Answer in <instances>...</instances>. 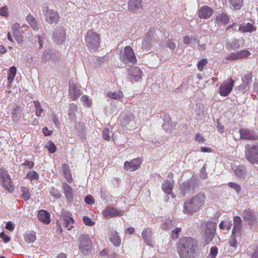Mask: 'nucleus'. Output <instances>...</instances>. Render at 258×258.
<instances>
[{"mask_svg":"<svg viewBox=\"0 0 258 258\" xmlns=\"http://www.w3.org/2000/svg\"><path fill=\"white\" fill-rule=\"evenodd\" d=\"M180 258H194V253L197 246L196 240L190 237L180 238L177 244Z\"/></svg>","mask_w":258,"mask_h":258,"instance_id":"1","label":"nucleus"},{"mask_svg":"<svg viewBox=\"0 0 258 258\" xmlns=\"http://www.w3.org/2000/svg\"><path fill=\"white\" fill-rule=\"evenodd\" d=\"M206 196L204 192H199L184 202L183 212L192 215L198 212L205 204Z\"/></svg>","mask_w":258,"mask_h":258,"instance_id":"2","label":"nucleus"},{"mask_svg":"<svg viewBox=\"0 0 258 258\" xmlns=\"http://www.w3.org/2000/svg\"><path fill=\"white\" fill-rule=\"evenodd\" d=\"M201 228L202 230V237L204 244L207 245L210 243L214 237L216 232V224L211 221H203L201 224Z\"/></svg>","mask_w":258,"mask_h":258,"instance_id":"3","label":"nucleus"},{"mask_svg":"<svg viewBox=\"0 0 258 258\" xmlns=\"http://www.w3.org/2000/svg\"><path fill=\"white\" fill-rule=\"evenodd\" d=\"M87 46L90 49H98L101 43L100 35L93 30H89L85 38Z\"/></svg>","mask_w":258,"mask_h":258,"instance_id":"4","label":"nucleus"},{"mask_svg":"<svg viewBox=\"0 0 258 258\" xmlns=\"http://www.w3.org/2000/svg\"><path fill=\"white\" fill-rule=\"evenodd\" d=\"M0 183L4 189L9 193H13L15 190L14 185L11 181V177L8 171L0 168Z\"/></svg>","mask_w":258,"mask_h":258,"instance_id":"5","label":"nucleus"},{"mask_svg":"<svg viewBox=\"0 0 258 258\" xmlns=\"http://www.w3.org/2000/svg\"><path fill=\"white\" fill-rule=\"evenodd\" d=\"M245 158L251 164H258V145H246Z\"/></svg>","mask_w":258,"mask_h":258,"instance_id":"6","label":"nucleus"},{"mask_svg":"<svg viewBox=\"0 0 258 258\" xmlns=\"http://www.w3.org/2000/svg\"><path fill=\"white\" fill-rule=\"evenodd\" d=\"M79 247L80 251L84 255L90 253L92 249V242L88 235H82L79 238Z\"/></svg>","mask_w":258,"mask_h":258,"instance_id":"7","label":"nucleus"},{"mask_svg":"<svg viewBox=\"0 0 258 258\" xmlns=\"http://www.w3.org/2000/svg\"><path fill=\"white\" fill-rule=\"evenodd\" d=\"M42 13L45 16L46 21L49 24H56L60 19L59 15L57 11L49 9L48 7L44 8Z\"/></svg>","mask_w":258,"mask_h":258,"instance_id":"8","label":"nucleus"},{"mask_svg":"<svg viewBox=\"0 0 258 258\" xmlns=\"http://www.w3.org/2000/svg\"><path fill=\"white\" fill-rule=\"evenodd\" d=\"M179 189L181 197H189L194 194L195 186L190 181H184L179 185Z\"/></svg>","mask_w":258,"mask_h":258,"instance_id":"9","label":"nucleus"},{"mask_svg":"<svg viewBox=\"0 0 258 258\" xmlns=\"http://www.w3.org/2000/svg\"><path fill=\"white\" fill-rule=\"evenodd\" d=\"M142 158L138 157L124 162L123 168L126 171L134 172L137 170L143 163Z\"/></svg>","mask_w":258,"mask_h":258,"instance_id":"10","label":"nucleus"},{"mask_svg":"<svg viewBox=\"0 0 258 258\" xmlns=\"http://www.w3.org/2000/svg\"><path fill=\"white\" fill-rule=\"evenodd\" d=\"M234 81L231 78L228 79L227 82H224L220 86L218 92L223 97L227 96L232 90Z\"/></svg>","mask_w":258,"mask_h":258,"instance_id":"11","label":"nucleus"},{"mask_svg":"<svg viewBox=\"0 0 258 258\" xmlns=\"http://www.w3.org/2000/svg\"><path fill=\"white\" fill-rule=\"evenodd\" d=\"M240 138L244 140L256 141L258 140V135L253 130L246 128H241L239 130Z\"/></svg>","mask_w":258,"mask_h":258,"instance_id":"12","label":"nucleus"},{"mask_svg":"<svg viewBox=\"0 0 258 258\" xmlns=\"http://www.w3.org/2000/svg\"><path fill=\"white\" fill-rule=\"evenodd\" d=\"M53 41L57 44H61L66 39L65 31L62 27H57L53 32Z\"/></svg>","mask_w":258,"mask_h":258,"instance_id":"13","label":"nucleus"},{"mask_svg":"<svg viewBox=\"0 0 258 258\" xmlns=\"http://www.w3.org/2000/svg\"><path fill=\"white\" fill-rule=\"evenodd\" d=\"M214 13V10L208 6H203L201 7L198 11V17L201 19H208Z\"/></svg>","mask_w":258,"mask_h":258,"instance_id":"14","label":"nucleus"},{"mask_svg":"<svg viewBox=\"0 0 258 258\" xmlns=\"http://www.w3.org/2000/svg\"><path fill=\"white\" fill-rule=\"evenodd\" d=\"M122 58L123 60L126 59L133 64H136L137 62L135 54L130 46L125 47Z\"/></svg>","mask_w":258,"mask_h":258,"instance_id":"15","label":"nucleus"},{"mask_svg":"<svg viewBox=\"0 0 258 258\" xmlns=\"http://www.w3.org/2000/svg\"><path fill=\"white\" fill-rule=\"evenodd\" d=\"M82 94L80 88H78L73 81H70L69 85V94L70 98L75 100L79 98Z\"/></svg>","mask_w":258,"mask_h":258,"instance_id":"16","label":"nucleus"},{"mask_svg":"<svg viewBox=\"0 0 258 258\" xmlns=\"http://www.w3.org/2000/svg\"><path fill=\"white\" fill-rule=\"evenodd\" d=\"M242 216L244 220L248 222L250 224L256 222L257 218L254 215V212L249 208L243 211Z\"/></svg>","mask_w":258,"mask_h":258,"instance_id":"17","label":"nucleus"},{"mask_svg":"<svg viewBox=\"0 0 258 258\" xmlns=\"http://www.w3.org/2000/svg\"><path fill=\"white\" fill-rule=\"evenodd\" d=\"M63 221L65 226L68 230L71 229L74 227V220L72 214L70 212H63L62 214Z\"/></svg>","mask_w":258,"mask_h":258,"instance_id":"18","label":"nucleus"},{"mask_svg":"<svg viewBox=\"0 0 258 258\" xmlns=\"http://www.w3.org/2000/svg\"><path fill=\"white\" fill-rule=\"evenodd\" d=\"M103 214L105 217H114L122 216L123 213L121 211H118L116 208L107 207L103 212Z\"/></svg>","mask_w":258,"mask_h":258,"instance_id":"19","label":"nucleus"},{"mask_svg":"<svg viewBox=\"0 0 258 258\" xmlns=\"http://www.w3.org/2000/svg\"><path fill=\"white\" fill-rule=\"evenodd\" d=\"M174 183V179L171 180H165L162 183V190L167 195L171 194Z\"/></svg>","mask_w":258,"mask_h":258,"instance_id":"20","label":"nucleus"},{"mask_svg":"<svg viewBox=\"0 0 258 258\" xmlns=\"http://www.w3.org/2000/svg\"><path fill=\"white\" fill-rule=\"evenodd\" d=\"M130 74L133 77L134 81L136 82L139 81L142 79V72L138 67H131Z\"/></svg>","mask_w":258,"mask_h":258,"instance_id":"21","label":"nucleus"},{"mask_svg":"<svg viewBox=\"0 0 258 258\" xmlns=\"http://www.w3.org/2000/svg\"><path fill=\"white\" fill-rule=\"evenodd\" d=\"M152 229L151 228L148 227L144 229L142 233V236L144 240V241L146 243L147 245L149 246H152Z\"/></svg>","mask_w":258,"mask_h":258,"instance_id":"22","label":"nucleus"},{"mask_svg":"<svg viewBox=\"0 0 258 258\" xmlns=\"http://www.w3.org/2000/svg\"><path fill=\"white\" fill-rule=\"evenodd\" d=\"M37 218L41 222L45 224H48L50 222V217L49 213L46 210H41L39 211Z\"/></svg>","mask_w":258,"mask_h":258,"instance_id":"23","label":"nucleus"},{"mask_svg":"<svg viewBox=\"0 0 258 258\" xmlns=\"http://www.w3.org/2000/svg\"><path fill=\"white\" fill-rule=\"evenodd\" d=\"M229 17L226 14L222 13L216 16L215 23L225 25L229 22Z\"/></svg>","mask_w":258,"mask_h":258,"instance_id":"24","label":"nucleus"},{"mask_svg":"<svg viewBox=\"0 0 258 258\" xmlns=\"http://www.w3.org/2000/svg\"><path fill=\"white\" fill-rule=\"evenodd\" d=\"M109 239L115 246H119L121 244V238L116 231H112L110 232Z\"/></svg>","mask_w":258,"mask_h":258,"instance_id":"25","label":"nucleus"},{"mask_svg":"<svg viewBox=\"0 0 258 258\" xmlns=\"http://www.w3.org/2000/svg\"><path fill=\"white\" fill-rule=\"evenodd\" d=\"M63 189L64 190V193L66 199L70 202H72L74 199L73 189L67 183H64L63 184Z\"/></svg>","mask_w":258,"mask_h":258,"instance_id":"26","label":"nucleus"},{"mask_svg":"<svg viewBox=\"0 0 258 258\" xmlns=\"http://www.w3.org/2000/svg\"><path fill=\"white\" fill-rule=\"evenodd\" d=\"M151 36L148 33L143 39L142 45V48L144 50L148 51L152 47Z\"/></svg>","mask_w":258,"mask_h":258,"instance_id":"27","label":"nucleus"},{"mask_svg":"<svg viewBox=\"0 0 258 258\" xmlns=\"http://www.w3.org/2000/svg\"><path fill=\"white\" fill-rule=\"evenodd\" d=\"M234 225L232 229L233 233H239L242 226V220L239 216L233 217Z\"/></svg>","mask_w":258,"mask_h":258,"instance_id":"28","label":"nucleus"},{"mask_svg":"<svg viewBox=\"0 0 258 258\" xmlns=\"http://www.w3.org/2000/svg\"><path fill=\"white\" fill-rule=\"evenodd\" d=\"M62 170L63 174L66 178L67 181L69 183H71L73 181V178L69 169V167L66 163L62 164Z\"/></svg>","mask_w":258,"mask_h":258,"instance_id":"29","label":"nucleus"},{"mask_svg":"<svg viewBox=\"0 0 258 258\" xmlns=\"http://www.w3.org/2000/svg\"><path fill=\"white\" fill-rule=\"evenodd\" d=\"M12 33L18 42L22 41L23 36L19 30V24L16 23L12 27Z\"/></svg>","mask_w":258,"mask_h":258,"instance_id":"30","label":"nucleus"},{"mask_svg":"<svg viewBox=\"0 0 258 258\" xmlns=\"http://www.w3.org/2000/svg\"><path fill=\"white\" fill-rule=\"evenodd\" d=\"M236 31H240L242 32H251L253 31V25L250 23H243L239 26L238 29H235Z\"/></svg>","mask_w":258,"mask_h":258,"instance_id":"31","label":"nucleus"},{"mask_svg":"<svg viewBox=\"0 0 258 258\" xmlns=\"http://www.w3.org/2000/svg\"><path fill=\"white\" fill-rule=\"evenodd\" d=\"M142 0H130L128 2V9L135 11L142 8Z\"/></svg>","mask_w":258,"mask_h":258,"instance_id":"32","label":"nucleus"},{"mask_svg":"<svg viewBox=\"0 0 258 258\" xmlns=\"http://www.w3.org/2000/svg\"><path fill=\"white\" fill-rule=\"evenodd\" d=\"M78 112V106L75 103H71L70 105L68 110V115L71 119H76V113Z\"/></svg>","mask_w":258,"mask_h":258,"instance_id":"33","label":"nucleus"},{"mask_svg":"<svg viewBox=\"0 0 258 258\" xmlns=\"http://www.w3.org/2000/svg\"><path fill=\"white\" fill-rule=\"evenodd\" d=\"M24 240L27 243H33L36 240V235L34 232L29 231L24 235Z\"/></svg>","mask_w":258,"mask_h":258,"instance_id":"34","label":"nucleus"},{"mask_svg":"<svg viewBox=\"0 0 258 258\" xmlns=\"http://www.w3.org/2000/svg\"><path fill=\"white\" fill-rule=\"evenodd\" d=\"M17 73V69L15 66H12L10 68L8 73V81L10 84H11L16 76Z\"/></svg>","mask_w":258,"mask_h":258,"instance_id":"35","label":"nucleus"},{"mask_svg":"<svg viewBox=\"0 0 258 258\" xmlns=\"http://www.w3.org/2000/svg\"><path fill=\"white\" fill-rule=\"evenodd\" d=\"M20 188L21 192H22V195L20 197L25 201L29 200L31 197L29 189L24 186H21Z\"/></svg>","mask_w":258,"mask_h":258,"instance_id":"36","label":"nucleus"},{"mask_svg":"<svg viewBox=\"0 0 258 258\" xmlns=\"http://www.w3.org/2000/svg\"><path fill=\"white\" fill-rule=\"evenodd\" d=\"M27 21L34 30L37 29L38 25L37 21L33 16L31 15H28L27 17Z\"/></svg>","mask_w":258,"mask_h":258,"instance_id":"37","label":"nucleus"},{"mask_svg":"<svg viewBox=\"0 0 258 258\" xmlns=\"http://www.w3.org/2000/svg\"><path fill=\"white\" fill-rule=\"evenodd\" d=\"M26 178L30 181L35 179L37 180L39 178V176L38 173L34 170H30L27 172Z\"/></svg>","mask_w":258,"mask_h":258,"instance_id":"38","label":"nucleus"},{"mask_svg":"<svg viewBox=\"0 0 258 258\" xmlns=\"http://www.w3.org/2000/svg\"><path fill=\"white\" fill-rule=\"evenodd\" d=\"M243 0H229V3L235 10H239L243 5Z\"/></svg>","mask_w":258,"mask_h":258,"instance_id":"39","label":"nucleus"},{"mask_svg":"<svg viewBox=\"0 0 258 258\" xmlns=\"http://www.w3.org/2000/svg\"><path fill=\"white\" fill-rule=\"evenodd\" d=\"M107 96L113 99H121L123 97L122 92L121 91H118V92H108L107 93Z\"/></svg>","mask_w":258,"mask_h":258,"instance_id":"40","label":"nucleus"},{"mask_svg":"<svg viewBox=\"0 0 258 258\" xmlns=\"http://www.w3.org/2000/svg\"><path fill=\"white\" fill-rule=\"evenodd\" d=\"M34 104L36 109L35 114L37 116L39 117L41 116L42 112L43 111V109L41 107L39 101L35 100L34 101Z\"/></svg>","mask_w":258,"mask_h":258,"instance_id":"41","label":"nucleus"},{"mask_svg":"<svg viewBox=\"0 0 258 258\" xmlns=\"http://www.w3.org/2000/svg\"><path fill=\"white\" fill-rule=\"evenodd\" d=\"M22 110V107L19 105H17L11 112L12 115L13 116V120L15 121L16 120V118L17 117V115L20 113L21 111Z\"/></svg>","mask_w":258,"mask_h":258,"instance_id":"42","label":"nucleus"},{"mask_svg":"<svg viewBox=\"0 0 258 258\" xmlns=\"http://www.w3.org/2000/svg\"><path fill=\"white\" fill-rule=\"evenodd\" d=\"M250 52L247 50H243L237 52V55L238 59H242L248 57L250 55Z\"/></svg>","mask_w":258,"mask_h":258,"instance_id":"43","label":"nucleus"},{"mask_svg":"<svg viewBox=\"0 0 258 258\" xmlns=\"http://www.w3.org/2000/svg\"><path fill=\"white\" fill-rule=\"evenodd\" d=\"M218 249L216 246H212L207 258H216L218 254Z\"/></svg>","mask_w":258,"mask_h":258,"instance_id":"44","label":"nucleus"},{"mask_svg":"<svg viewBox=\"0 0 258 258\" xmlns=\"http://www.w3.org/2000/svg\"><path fill=\"white\" fill-rule=\"evenodd\" d=\"M81 101L83 103L84 105L88 107H91L92 105V100L91 99H89V97L87 95H83L81 97Z\"/></svg>","mask_w":258,"mask_h":258,"instance_id":"45","label":"nucleus"},{"mask_svg":"<svg viewBox=\"0 0 258 258\" xmlns=\"http://www.w3.org/2000/svg\"><path fill=\"white\" fill-rule=\"evenodd\" d=\"M46 148L48 149L50 153H53L56 151L55 145L51 141H49L47 143Z\"/></svg>","mask_w":258,"mask_h":258,"instance_id":"46","label":"nucleus"},{"mask_svg":"<svg viewBox=\"0 0 258 258\" xmlns=\"http://www.w3.org/2000/svg\"><path fill=\"white\" fill-rule=\"evenodd\" d=\"M239 233H232L231 238L229 241V244L232 247H236L237 246V241L236 237L239 234Z\"/></svg>","mask_w":258,"mask_h":258,"instance_id":"47","label":"nucleus"},{"mask_svg":"<svg viewBox=\"0 0 258 258\" xmlns=\"http://www.w3.org/2000/svg\"><path fill=\"white\" fill-rule=\"evenodd\" d=\"M252 74L250 73H247L242 78V80L244 84L247 86L251 81Z\"/></svg>","mask_w":258,"mask_h":258,"instance_id":"48","label":"nucleus"},{"mask_svg":"<svg viewBox=\"0 0 258 258\" xmlns=\"http://www.w3.org/2000/svg\"><path fill=\"white\" fill-rule=\"evenodd\" d=\"M9 12L8 7L7 6L0 8V16L4 17H8Z\"/></svg>","mask_w":258,"mask_h":258,"instance_id":"49","label":"nucleus"},{"mask_svg":"<svg viewBox=\"0 0 258 258\" xmlns=\"http://www.w3.org/2000/svg\"><path fill=\"white\" fill-rule=\"evenodd\" d=\"M208 63V60L206 58L201 59L198 63V69L200 71H202L204 67Z\"/></svg>","mask_w":258,"mask_h":258,"instance_id":"50","label":"nucleus"},{"mask_svg":"<svg viewBox=\"0 0 258 258\" xmlns=\"http://www.w3.org/2000/svg\"><path fill=\"white\" fill-rule=\"evenodd\" d=\"M83 221L84 223L87 226H93L95 224V222L92 221L88 216H84L83 217Z\"/></svg>","mask_w":258,"mask_h":258,"instance_id":"51","label":"nucleus"},{"mask_svg":"<svg viewBox=\"0 0 258 258\" xmlns=\"http://www.w3.org/2000/svg\"><path fill=\"white\" fill-rule=\"evenodd\" d=\"M228 185L230 187L234 188L237 192H239L241 190V186L236 183L230 182Z\"/></svg>","mask_w":258,"mask_h":258,"instance_id":"52","label":"nucleus"},{"mask_svg":"<svg viewBox=\"0 0 258 258\" xmlns=\"http://www.w3.org/2000/svg\"><path fill=\"white\" fill-rule=\"evenodd\" d=\"M181 229L180 228H176L172 231V238L173 239H176L178 237L179 233L181 231Z\"/></svg>","mask_w":258,"mask_h":258,"instance_id":"53","label":"nucleus"},{"mask_svg":"<svg viewBox=\"0 0 258 258\" xmlns=\"http://www.w3.org/2000/svg\"><path fill=\"white\" fill-rule=\"evenodd\" d=\"M103 138L106 141H109L110 137L109 136V130L108 128H105L103 131Z\"/></svg>","mask_w":258,"mask_h":258,"instance_id":"54","label":"nucleus"},{"mask_svg":"<svg viewBox=\"0 0 258 258\" xmlns=\"http://www.w3.org/2000/svg\"><path fill=\"white\" fill-rule=\"evenodd\" d=\"M51 116L54 124L56 126L58 127L60 124V122L57 116L54 113H52Z\"/></svg>","mask_w":258,"mask_h":258,"instance_id":"55","label":"nucleus"},{"mask_svg":"<svg viewBox=\"0 0 258 258\" xmlns=\"http://www.w3.org/2000/svg\"><path fill=\"white\" fill-rule=\"evenodd\" d=\"M234 172L238 177H241L244 175V171L241 169L240 167H236L234 170Z\"/></svg>","mask_w":258,"mask_h":258,"instance_id":"56","label":"nucleus"},{"mask_svg":"<svg viewBox=\"0 0 258 258\" xmlns=\"http://www.w3.org/2000/svg\"><path fill=\"white\" fill-rule=\"evenodd\" d=\"M42 132L45 137L50 136L52 134L53 131L49 130L47 127L42 128Z\"/></svg>","mask_w":258,"mask_h":258,"instance_id":"57","label":"nucleus"},{"mask_svg":"<svg viewBox=\"0 0 258 258\" xmlns=\"http://www.w3.org/2000/svg\"><path fill=\"white\" fill-rule=\"evenodd\" d=\"M226 59L227 60H231L238 59V57L237 55V52L236 53H231L229 54V55H228L226 56Z\"/></svg>","mask_w":258,"mask_h":258,"instance_id":"58","label":"nucleus"},{"mask_svg":"<svg viewBox=\"0 0 258 258\" xmlns=\"http://www.w3.org/2000/svg\"><path fill=\"white\" fill-rule=\"evenodd\" d=\"M85 202L87 204H93L94 203L93 197L91 195L87 196L85 198Z\"/></svg>","mask_w":258,"mask_h":258,"instance_id":"59","label":"nucleus"},{"mask_svg":"<svg viewBox=\"0 0 258 258\" xmlns=\"http://www.w3.org/2000/svg\"><path fill=\"white\" fill-rule=\"evenodd\" d=\"M0 238L3 239L5 242H8L11 240L10 237L5 234L4 232L0 233Z\"/></svg>","mask_w":258,"mask_h":258,"instance_id":"60","label":"nucleus"},{"mask_svg":"<svg viewBox=\"0 0 258 258\" xmlns=\"http://www.w3.org/2000/svg\"><path fill=\"white\" fill-rule=\"evenodd\" d=\"M130 121V117L129 116H125L121 121L122 125H125L129 123Z\"/></svg>","mask_w":258,"mask_h":258,"instance_id":"61","label":"nucleus"},{"mask_svg":"<svg viewBox=\"0 0 258 258\" xmlns=\"http://www.w3.org/2000/svg\"><path fill=\"white\" fill-rule=\"evenodd\" d=\"M195 139L197 141L199 142L204 143V141H205V139L199 133H196Z\"/></svg>","mask_w":258,"mask_h":258,"instance_id":"62","label":"nucleus"},{"mask_svg":"<svg viewBox=\"0 0 258 258\" xmlns=\"http://www.w3.org/2000/svg\"><path fill=\"white\" fill-rule=\"evenodd\" d=\"M23 165L27 166L29 168H32L34 166V163L31 161H26Z\"/></svg>","mask_w":258,"mask_h":258,"instance_id":"63","label":"nucleus"},{"mask_svg":"<svg viewBox=\"0 0 258 258\" xmlns=\"http://www.w3.org/2000/svg\"><path fill=\"white\" fill-rule=\"evenodd\" d=\"M6 228L10 231H12L14 229V226L11 221L7 222Z\"/></svg>","mask_w":258,"mask_h":258,"instance_id":"64","label":"nucleus"}]
</instances>
